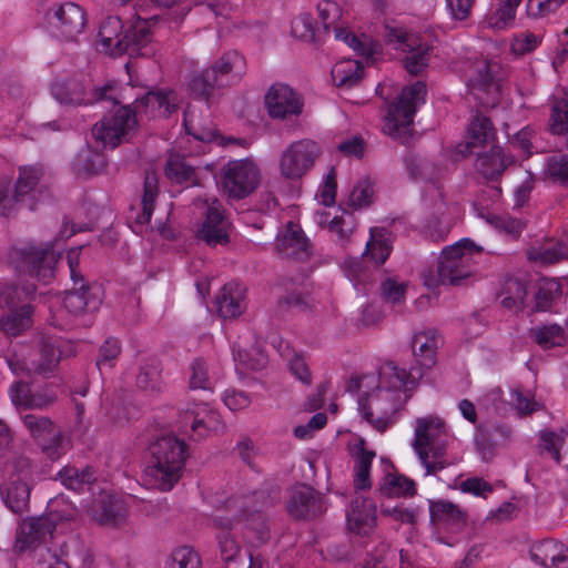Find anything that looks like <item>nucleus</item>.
<instances>
[{"label": "nucleus", "instance_id": "1", "mask_svg": "<svg viewBox=\"0 0 568 568\" xmlns=\"http://www.w3.org/2000/svg\"><path fill=\"white\" fill-rule=\"evenodd\" d=\"M422 377L418 368H402L387 359L379 368L381 386L366 397L358 399L362 416L378 432H385L403 408V388Z\"/></svg>", "mask_w": 568, "mask_h": 568}, {"label": "nucleus", "instance_id": "2", "mask_svg": "<svg viewBox=\"0 0 568 568\" xmlns=\"http://www.w3.org/2000/svg\"><path fill=\"white\" fill-rule=\"evenodd\" d=\"M149 454L143 471L145 485L161 491L171 490L182 478L189 456L186 444L173 435L161 436L149 446Z\"/></svg>", "mask_w": 568, "mask_h": 568}, {"label": "nucleus", "instance_id": "3", "mask_svg": "<svg viewBox=\"0 0 568 568\" xmlns=\"http://www.w3.org/2000/svg\"><path fill=\"white\" fill-rule=\"evenodd\" d=\"M449 437L446 422L440 416L429 414L415 419L412 447L425 467L426 475H436L447 466L442 458L446 454Z\"/></svg>", "mask_w": 568, "mask_h": 568}, {"label": "nucleus", "instance_id": "4", "mask_svg": "<svg viewBox=\"0 0 568 568\" xmlns=\"http://www.w3.org/2000/svg\"><path fill=\"white\" fill-rule=\"evenodd\" d=\"M483 247L476 245L469 239H463L454 245L443 250L437 270L424 275V283L428 287H436L438 284L462 286L473 275L469 266L471 256L481 254Z\"/></svg>", "mask_w": 568, "mask_h": 568}, {"label": "nucleus", "instance_id": "5", "mask_svg": "<svg viewBox=\"0 0 568 568\" xmlns=\"http://www.w3.org/2000/svg\"><path fill=\"white\" fill-rule=\"evenodd\" d=\"M44 175L41 165H29L19 169V176L13 186L6 180L0 181V214L10 216L13 213L27 209L34 211L38 203V194L42 193L37 189Z\"/></svg>", "mask_w": 568, "mask_h": 568}, {"label": "nucleus", "instance_id": "6", "mask_svg": "<svg viewBox=\"0 0 568 568\" xmlns=\"http://www.w3.org/2000/svg\"><path fill=\"white\" fill-rule=\"evenodd\" d=\"M425 94L426 84L422 81L404 88L385 115L384 133L406 143L413 134V118L417 105L424 102Z\"/></svg>", "mask_w": 568, "mask_h": 568}, {"label": "nucleus", "instance_id": "7", "mask_svg": "<svg viewBox=\"0 0 568 568\" xmlns=\"http://www.w3.org/2000/svg\"><path fill=\"white\" fill-rule=\"evenodd\" d=\"M59 257L60 253L55 252L52 242L13 247L9 254L10 262L18 272L43 282L53 277Z\"/></svg>", "mask_w": 568, "mask_h": 568}, {"label": "nucleus", "instance_id": "8", "mask_svg": "<svg viewBox=\"0 0 568 568\" xmlns=\"http://www.w3.org/2000/svg\"><path fill=\"white\" fill-rule=\"evenodd\" d=\"M258 183V168L248 159L230 161L222 169V187L230 197L244 199L254 192Z\"/></svg>", "mask_w": 568, "mask_h": 568}, {"label": "nucleus", "instance_id": "9", "mask_svg": "<svg viewBox=\"0 0 568 568\" xmlns=\"http://www.w3.org/2000/svg\"><path fill=\"white\" fill-rule=\"evenodd\" d=\"M135 111L129 106H118L111 116H104L95 123L92 133L104 148H116L129 140L130 132L136 126Z\"/></svg>", "mask_w": 568, "mask_h": 568}, {"label": "nucleus", "instance_id": "10", "mask_svg": "<svg viewBox=\"0 0 568 568\" xmlns=\"http://www.w3.org/2000/svg\"><path fill=\"white\" fill-rule=\"evenodd\" d=\"M45 21L55 37L63 41H77L87 24L84 10L74 2L54 4L45 13Z\"/></svg>", "mask_w": 568, "mask_h": 568}, {"label": "nucleus", "instance_id": "11", "mask_svg": "<svg viewBox=\"0 0 568 568\" xmlns=\"http://www.w3.org/2000/svg\"><path fill=\"white\" fill-rule=\"evenodd\" d=\"M321 153L320 145L308 139L293 142L282 154L280 169L287 179L302 178Z\"/></svg>", "mask_w": 568, "mask_h": 568}, {"label": "nucleus", "instance_id": "12", "mask_svg": "<svg viewBox=\"0 0 568 568\" xmlns=\"http://www.w3.org/2000/svg\"><path fill=\"white\" fill-rule=\"evenodd\" d=\"M264 100L267 113L274 120H290L303 112L301 97L286 84H273Z\"/></svg>", "mask_w": 568, "mask_h": 568}, {"label": "nucleus", "instance_id": "13", "mask_svg": "<svg viewBox=\"0 0 568 568\" xmlns=\"http://www.w3.org/2000/svg\"><path fill=\"white\" fill-rule=\"evenodd\" d=\"M111 89L112 87L110 84L97 88L94 90L93 98L85 99L87 88L82 80L69 79L63 81H55L51 87L53 97L61 104L80 105L82 103H93L98 101L109 100L115 108L118 106L119 102L113 98L106 97V92Z\"/></svg>", "mask_w": 568, "mask_h": 568}, {"label": "nucleus", "instance_id": "14", "mask_svg": "<svg viewBox=\"0 0 568 568\" xmlns=\"http://www.w3.org/2000/svg\"><path fill=\"white\" fill-rule=\"evenodd\" d=\"M230 230L231 223L224 215L222 204L217 200L210 204L207 203L205 219L196 231V239L211 247L227 245L230 242Z\"/></svg>", "mask_w": 568, "mask_h": 568}, {"label": "nucleus", "instance_id": "15", "mask_svg": "<svg viewBox=\"0 0 568 568\" xmlns=\"http://www.w3.org/2000/svg\"><path fill=\"white\" fill-rule=\"evenodd\" d=\"M230 503L233 516H215L213 519V526L217 530V545L221 556L225 561L233 560L240 550V546L232 532L235 520L239 521L242 518L247 519L246 509L240 499H233Z\"/></svg>", "mask_w": 568, "mask_h": 568}, {"label": "nucleus", "instance_id": "16", "mask_svg": "<svg viewBox=\"0 0 568 568\" xmlns=\"http://www.w3.org/2000/svg\"><path fill=\"white\" fill-rule=\"evenodd\" d=\"M181 418L182 427L190 428L195 439H202L211 433L224 429L220 414L207 404H195L192 408H187Z\"/></svg>", "mask_w": 568, "mask_h": 568}, {"label": "nucleus", "instance_id": "17", "mask_svg": "<svg viewBox=\"0 0 568 568\" xmlns=\"http://www.w3.org/2000/svg\"><path fill=\"white\" fill-rule=\"evenodd\" d=\"M286 508L296 519H311L323 513L320 495L305 484L296 485L291 489Z\"/></svg>", "mask_w": 568, "mask_h": 568}, {"label": "nucleus", "instance_id": "18", "mask_svg": "<svg viewBox=\"0 0 568 568\" xmlns=\"http://www.w3.org/2000/svg\"><path fill=\"white\" fill-rule=\"evenodd\" d=\"M276 250L284 258L305 262L313 254V246L303 230L288 222L286 231L277 239Z\"/></svg>", "mask_w": 568, "mask_h": 568}, {"label": "nucleus", "instance_id": "19", "mask_svg": "<svg viewBox=\"0 0 568 568\" xmlns=\"http://www.w3.org/2000/svg\"><path fill=\"white\" fill-rule=\"evenodd\" d=\"M55 525L53 520L47 516L38 518H28L19 526L16 549L24 551L26 549L36 547L45 539L47 536L52 535Z\"/></svg>", "mask_w": 568, "mask_h": 568}, {"label": "nucleus", "instance_id": "20", "mask_svg": "<svg viewBox=\"0 0 568 568\" xmlns=\"http://www.w3.org/2000/svg\"><path fill=\"white\" fill-rule=\"evenodd\" d=\"M495 139L496 131L490 119L477 112L468 124L467 141L457 145V153L467 156L473 148L485 146Z\"/></svg>", "mask_w": 568, "mask_h": 568}, {"label": "nucleus", "instance_id": "21", "mask_svg": "<svg viewBox=\"0 0 568 568\" xmlns=\"http://www.w3.org/2000/svg\"><path fill=\"white\" fill-rule=\"evenodd\" d=\"M63 303L64 307L74 315L93 312L101 304V288L95 284L82 283L67 292Z\"/></svg>", "mask_w": 568, "mask_h": 568}, {"label": "nucleus", "instance_id": "22", "mask_svg": "<svg viewBox=\"0 0 568 568\" xmlns=\"http://www.w3.org/2000/svg\"><path fill=\"white\" fill-rule=\"evenodd\" d=\"M514 162L513 155L506 154L500 146L493 145L490 150L478 153L475 168L484 179L495 181Z\"/></svg>", "mask_w": 568, "mask_h": 568}, {"label": "nucleus", "instance_id": "23", "mask_svg": "<svg viewBox=\"0 0 568 568\" xmlns=\"http://www.w3.org/2000/svg\"><path fill=\"white\" fill-rule=\"evenodd\" d=\"M530 559L537 565L568 568V547L554 539H545L531 546Z\"/></svg>", "mask_w": 568, "mask_h": 568}, {"label": "nucleus", "instance_id": "24", "mask_svg": "<svg viewBox=\"0 0 568 568\" xmlns=\"http://www.w3.org/2000/svg\"><path fill=\"white\" fill-rule=\"evenodd\" d=\"M430 521L447 529L459 530L467 523V514L458 505L445 500H429Z\"/></svg>", "mask_w": 568, "mask_h": 568}, {"label": "nucleus", "instance_id": "25", "mask_svg": "<svg viewBox=\"0 0 568 568\" xmlns=\"http://www.w3.org/2000/svg\"><path fill=\"white\" fill-rule=\"evenodd\" d=\"M348 529L358 535H368L376 525V507L367 498H356L347 513Z\"/></svg>", "mask_w": 568, "mask_h": 568}, {"label": "nucleus", "instance_id": "26", "mask_svg": "<svg viewBox=\"0 0 568 568\" xmlns=\"http://www.w3.org/2000/svg\"><path fill=\"white\" fill-rule=\"evenodd\" d=\"M9 367L18 376H50L59 365V357H6Z\"/></svg>", "mask_w": 568, "mask_h": 568}, {"label": "nucleus", "instance_id": "27", "mask_svg": "<svg viewBox=\"0 0 568 568\" xmlns=\"http://www.w3.org/2000/svg\"><path fill=\"white\" fill-rule=\"evenodd\" d=\"M217 313L223 318H235L245 308L243 290L239 284H225L215 297Z\"/></svg>", "mask_w": 568, "mask_h": 568}, {"label": "nucleus", "instance_id": "28", "mask_svg": "<svg viewBox=\"0 0 568 568\" xmlns=\"http://www.w3.org/2000/svg\"><path fill=\"white\" fill-rule=\"evenodd\" d=\"M123 23L119 17H108L99 30L100 42L104 50L111 54L128 52V42L124 41Z\"/></svg>", "mask_w": 568, "mask_h": 568}, {"label": "nucleus", "instance_id": "29", "mask_svg": "<svg viewBox=\"0 0 568 568\" xmlns=\"http://www.w3.org/2000/svg\"><path fill=\"white\" fill-rule=\"evenodd\" d=\"M527 283L516 276H506L501 283L498 297L503 307L518 313L525 308Z\"/></svg>", "mask_w": 568, "mask_h": 568}, {"label": "nucleus", "instance_id": "30", "mask_svg": "<svg viewBox=\"0 0 568 568\" xmlns=\"http://www.w3.org/2000/svg\"><path fill=\"white\" fill-rule=\"evenodd\" d=\"M91 514L101 525H119L125 518V509L121 500L104 495L92 504Z\"/></svg>", "mask_w": 568, "mask_h": 568}, {"label": "nucleus", "instance_id": "31", "mask_svg": "<svg viewBox=\"0 0 568 568\" xmlns=\"http://www.w3.org/2000/svg\"><path fill=\"white\" fill-rule=\"evenodd\" d=\"M0 495L7 507L14 514L28 510L30 486L27 483H18L13 477H8L0 485Z\"/></svg>", "mask_w": 568, "mask_h": 568}, {"label": "nucleus", "instance_id": "32", "mask_svg": "<svg viewBox=\"0 0 568 568\" xmlns=\"http://www.w3.org/2000/svg\"><path fill=\"white\" fill-rule=\"evenodd\" d=\"M32 305L26 304L18 310H11L6 315H2L0 321V329L7 336H18L32 326L33 320Z\"/></svg>", "mask_w": 568, "mask_h": 568}, {"label": "nucleus", "instance_id": "33", "mask_svg": "<svg viewBox=\"0 0 568 568\" xmlns=\"http://www.w3.org/2000/svg\"><path fill=\"white\" fill-rule=\"evenodd\" d=\"M568 257V246L561 240H548L528 251V258L542 265L558 263Z\"/></svg>", "mask_w": 568, "mask_h": 568}, {"label": "nucleus", "instance_id": "34", "mask_svg": "<svg viewBox=\"0 0 568 568\" xmlns=\"http://www.w3.org/2000/svg\"><path fill=\"white\" fill-rule=\"evenodd\" d=\"M364 77V67L358 60H343L336 63L332 70V78L336 87L353 88Z\"/></svg>", "mask_w": 568, "mask_h": 568}, {"label": "nucleus", "instance_id": "35", "mask_svg": "<svg viewBox=\"0 0 568 568\" xmlns=\"http://www.w3.org/2000/svg\"><path fill=\"white\" fill-rule=\"evenodd\" d=\"M58 476L68 489L79 493L90 490L95 479L94 471L91 467L79 469L73 466H65L59 471Z\"/></svg>", "mask_w": 568, "mask_h": 568}, {"label": "nucleus", "instance_id": "36", "mask_svg": "<svg viewBox=\"0 0 568 568\" xmlns=\"http://www.w3.org/2000/svg\"><path fill=\"white\" fill-rule=\"evenodd\" d=\"M390 252V234L385 229L372 230L364 255L369 256L376 265H382L386 262Z\"/></svg>", "mask_w": 568, "mask_h": 568}, {"label": "nucleus", "instance_id": "37", "mask_svg": "<svg viewBox=\"0 0 568 568\" xmlns=\"http://www.w3.org/2000/svg\"><path fill=\"white\" fill-rule=\"evenodd\" d=\"M159 195V181L155 173H145L143 183L142 211L135 217V223L143 225L150 222L154 203Z\"/></svg>", "mask_w": 568, "mask_h": 568}, {"label": "nucleus", "instance_id": "38", "mask_svg": "<svg viewBox=\"0 0 568 568\" xmlns=\"http://www.w3.org/2000/svg\"><path fill=\"white\" fill-rule=\"evenodd\" d=\"M375 453L367 450L362 445L355 455L354 486L356 489H369L372 486L369 470Z\"/></svg>", "mask_w": 568, "mask_h": 568}, {"label": "nucleus", "instance_id": "39", "mask_svg": "<svg viewBox=\"0 0 568 568\" xmlns=\"http://www.w3.org/2000/svg\"><path fill=\"white\" fill-rule=\"evenodd\" d=\"M83 343H74L72 341L58 336H43L40 342L41 355H74L78 352H84Z\"/></svg>", "mask_w": 568, "mask_h": 568}, {"label": "nucleus", "instance_id": "40", "mask_svg": "<svg viewBox=\"0 0 568 568\" xmlns=\"http://www.w3.org/2000/svg\"><path fill=\"white\" fill-rule=\"evenodd\" d=\"M152 39L150 20H138L124 32L129 54L138 53Z\"/></svg>", "mask_w": 568, "mask_h": 568}, {"label": "nucleus", "instance_id": "41", "mask_svg": "<svg viewBox=\"0 0 568 568\" xmlns=\"http://www.w3.org/2000/svg\"><path fill=\"white\" fill-rule=\"evenodd\" d=\"M378 489L387 497L413 496L415 494V483L404 476L387 474Z\"/></svg>", "mask_w": 568, "mask_h": 568}, {"label": "nucleus", "instance_id": "42", "mask_svg": "<svg viewBox=\"0 0 568 568\" xmlns=\"http://www.w3.org/2000/svg\"><path fill=\"white\" fill-rule=\"evenodd\" d=\"M416 41L414 40L412 43H407L406 50L409 52L403 59V64L406 71L413 75H419L425 68L428 67L429 55H430V47H415Z\"/></svg>", "mask_w": 568, "mask_h": 568}, {"label": "nucleus", "instance_id": "43", "mask_svg": "<svg viewBox=\"0 0 568 568\" xmlns=\"http://www.w3.org/2000/svg\"><path fill=\"white\" fill-rule=\"evenodd\" d=\"M136 384L140 388L146 390L154 392L161 389L160 363L154 357H148L146 361L141 364Z\"/></svg>", "mask_w": 568, "mask_h": 568}, {"label": "nucleus", "instance_id": "44", "mask_svg": "<svg viewBox=\"0 0 568 568\" xmlns=\"http://www.w3.org/2000/svg\"><path fill=\"white\" fill-rule=\"evenodd\" d=\"M444 345V338L435 329L416 333L412 339L413 354L418 351L422 354L436 355Z\"/></svg>", "mask_w": 568, "mask_h": 568}, {"label": "nucleus", "instance_id": "45", "mask_svg": "<svg viewBox=\"0 0 568 568\" xmlns=\"http://www.w3.org/2000/svg\"><path fill=\"white\" fill-rule=\"evenodd\" d=\"M22 423L31 437L38 442L47 440L57 432L54 423L47 416L27 414L22 417Z\"/></svg>", "mask_w": 568, "mask_h": 568}, {"label": "nucleus", "instance_id": "46", "mask_svg": "<svg viewBox=\"0 0 568 568\" xmlns=\"http://www.w3.org/2000/svg\"><path fill=\"white\" fill-rule=\"evenodd\" d=\"M220 88L216 83L215 71L204 70L202 73L194 74L189 82V89L195 97L209 101L213 91Z\"/></svg>", "mask_w": 568, "mask_h": 568}, {"label": "nucleus", "instance_id": "47", "mask_svg": "<svg viewBox=\"0 0 568 568\" xmlns=\"http://www.w3.org/2000/svg\"><path fill=\"white\" fill-rule=\"evenodd\" d=\"M190 369L189 385L191 389L211 390L213 388L212 372L204 357H195Z\"/></svg>", "mask_w": 568, "mask_h": 568}, {"label": "nucleus", "instance_id": "48", "mask_svg": "<svg viewBox=\"0 0 568 568\" xmlns=\"http://www.w3.org/2000/svg\"><path fill=\"white\" fill-rule=\"evenodd\" d=\"M334 32L335 39L344 41L352 49H354L358 55H365L369 58L378 51L379 45L366 37H364V40H361L352 31L339 27H336Z\"/></svg>", "mask_w": 568, "mask_h": 568}, {"label": "nucleus", "instance_id": "49", "mask_svg": "<svg viewBox=\"0 0 568 568\" xmlns=\"http://www.w3.org/2000/svg\"><path fill=\"white\" fill-rule=\"evenodd\" d=\"M561 295V286L557 280H544L539 284L535 295V310L537 312L548 311L554 302Z\"/></svg>", "mask_w": 568, "mask_h": 568}, {"label": "nucleus", "instance_id": "50", "mask_svg": "<svg viewBox=\"0 0 568 568\" xmlns=\"http://www.w3.org/2000/svg\"><path fill=\"white\" fill-rule=\"evenodd\" d=\"M165 173L170 180L176 183L195 182L194 169L180 155H173L168 160Z\"/></svg>", "mask_w": 568, "mask_h": 568}, {"label": "nucleus", "instance_id": "51", "mask_svg": "<svg viewBox=\"0 0 568 568\" xmlns=\"http://www.w3.org/2000/svg\"><path fill=\"white\" fill-rule=\"evenodd\" d=\"M521 1L523 0H500L499 8L487 17L488 26L497 30L505 29L515 19L516 9Z\"/></svg>", "mask_w": 568, "mask_h": 568}, {"label": "nucleus", "instance_id": "52", "mask_svg": "<svg viewBox=\"0 0 568 568\" xmlns=\"http://www.w3.org/2000/svg\"><path fill=\"white\" fill-rule=\"evenodd\" d=\"M531 335L544 349L560 346L566 341L562 327L557 324L531 329Z\"/></svg>", "mask_w": 568, "mask_h": 568}, {"label": "nucleus", "instance_id": "53", "mask_svg": "<svg viewBox=\"0 0 568 568\" xmlns=\"http://www.w3.org/2000/svg\"><path fill=\"white\" fill-rule=\"evenodd\" d=\"M469 85L485 92L498 91V84L490 70L488 61H480L475 65V74L469 79Z\"/></svg>", "mask_w": 568, "mask_h": 568}, {"label": "nucleus", "instance_id": "54", "mask_svg": "<svg viewBox=\"0 0 568 568\" xmlns=\"http://www.w3.org/2000/svg\"><path fill=\"white\" fill-rule=\"evenodd\" d=\"M201 560L192 547L175 548L166 562V568H200Z\"/></svg>", "mask_w": 568, "mask_h": 568}, {"label": "nucleus", "instance_id": "55", "mask_svg": "<svg viewBox=\"0 0 568 568\" xmlns=\"http://www.w3.org/2000/svg\"><path fill=\"white\" fill-rule=\"evenodd\" d=\"M77 168L79 172L85 174H98L105 168V158L102 153L87 150L77 156Z\"/></svg>", "mask_w": 568, "mask_h": 568}, {"label": "nucleus", "instance_id": "56", "mask_svg": "<svg viewBox=\"0 0 568 568\" xmlns=\"http://www.w3.org/2000/svg\"><path fill=\"white\" fill-rule=\"evenodd\" d=\"M568 438V432L560 429L559 432L544 430L540 433L539 439L545 450H547L551 457L560 463V449Z\"/></svg>", "mask_w": 568, "mask_h": 568}, {"label": "nucleus", "instance_id": "57", "mask_svg": "<svg viewBox=\"0 0 568 568\" xmlns=\"http://www.w3.org/2000/svg\"><path fill=\"white\" fill-rule=\"evenodd\" d=\"M374 190L368 179L359 180L348 197V205L353 209H362L372 204Z\"/></svg>", "mask_w": 568, "mask_h": 568}, {"label": "nucleus", "instance_id": "58", "mask_svg": "<svg viewBox=\"0 0 568 568\" xmlns=\"http://www.w3.org/2000/svg\"><path fill=\"white\" fill-rule=\"evenodd\" d=\"M151 108L154 109H165V112L171 113L175 110V105L170 103L169 95L163 92H153L150 91L145 93L140 99H136L135 101V109L141 111L144 109L148 111V109Z\"/></svg>", "mask_w": 568, "mask_h": 568}, {"label": "nucleus", "instance_id": "59", "mask_svg": "<svg viewBox=\"0 0 568 568\" xmlns=\"http://www.w3.org/2000/svg\"><path fill=\"white\" fill-rule=\"evenodd\" d=\"M546 173L555 182L568 186V158L554 154L547 159Z\"/></svg>", "mask_w": 568, "mask_h": 568}, {"label": "nucleus", "instance_id": "60", "mask_svg": "<svg viewBox=\"0 0 568 568\" xmlns=\"http://www.w3.org/2000/svg\"><path fill=\"white\" fill-rule=\"evenodd\" d=\"M549 129L552 134H565L568 132V100L557 101L551 110Z\"/></svg>", "mask_w": 568, "mask_h": 568}, {"label": "nucleus", "instance_id": "61", "mask_svg": "<svg viewBox=\"0 0 568 568\" xmlns=\"http://www.w3.org/2000/svg\"><path fill=\"white\" fill-rule=\"evenodd\" d=\"M291 33L293 37L306 42L315 41L316 30L311 14L302 13L297 16L291 23Z\"/></svg>", "mask_w": 568, "mask_h": 568}, {"label": "nucleus", "instance_id": "62", "mask_svg": "<svg viewBox=\"0 0 568 568\" xmlns=\"http://www.w3.org/2000/svg\"><path fill=\"white\" fill-rule=\"evenodd\" d=\"M450 231V222L444 212L427 220L426 233L435 242L443 241Z\"/></svg>", "mask_w": 568, "mask_h": 568}, {"label": "nucleus", "instance_id": "63", "mask_svg": "<svg viewBox=\"0 0 568 568\" xmlns=\"http://www.w3.org/2000/svg\"><path fill=\"white\" fill-rule=\"evenodd\" d=\"M407 285L405 283H398L394 278H386L381 284L382 297L393 304L400 303L405 300Z\"/></svg>", "mask_w": 568, "mask_h": 568}, {"label": "nucleus", "instance_id": "64", "mask_svg": "<svg viewBox=\"0 0 568 568\" xmlns=\"http://www.w3.org/2000/svg\"><path fill=\"white\" fill-rule=\"evenodd\" d=\"M317 10L322 20L323 29L327 32L329 27L341 17L339 7L334 1L323 0L317 4Z\"/></svg>", "mask_w": 568, "mask_h": 568}]
</instances>
